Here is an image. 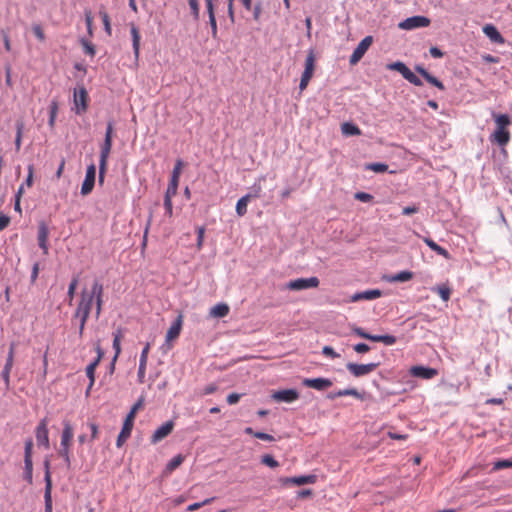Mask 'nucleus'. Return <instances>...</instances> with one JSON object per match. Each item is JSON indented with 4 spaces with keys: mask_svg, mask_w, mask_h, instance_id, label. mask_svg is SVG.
Wrapping results in <instances>:
<instances>
[{
    "mask_svg": "<svg viewBox=\"0 0 512 512\" xmlns=\"http://www.w3.org/2000/svg\"><path fill=\"white\" fill-rule=\"evenodd\" d=\"M113 123L108 122L105 132V139L101 145L99 160V181L103 182L104 174L107 169V162L112 148Z\"/></svg>",
    "mask_w": 512,
    "mask_h": 512,
    "instance_id": "obj_1",
    "label": "nucleus"
},
{
    "mask_svg": "<svg viewBox=\"0 0 512 512\" xmlns=\"http://www.w3.org/2000/svg\"><path fill=\"white\" fill-rule=\"evenodd\" d=\"M144 399L140 398L131 408L130 412L126 416L123 427L117 437L116 445L121 447L124 442L130 437L131 431L134 425V419L137 411L143 406Z\"/></svg>",
    "mask_w": 512,
    "mask_h": 512,
    "instance_id": "obj_2",
    "label": "nucleus"
},
{
    "mask_svg": "<svg viewBox=\"0 0 512 512\" xmlns=\"http://www.w3.org/2000/svg\"><path fill=\"white\" fill-rule=\"evenodd\" d=\"M63 426L60 449L58 453L64 459L66 467L69 469L71 466L70 443L73 438V428L69 421H64Z\"/></svg>",
    "mask_w": 512,
    "mask_h": 512,
    "instance_id": "obj_3",
    "label": "nucleus"
},
{
    "mask_svg": "<svg viewBox=\"0 0 512 512\" xmlns=\"http://www.w3.org/2000/svg\"><path fill=\"white\" fill-rule=\"evenodd\" d=\"M89 294L91 297L92 306L95 304V318L99 319L102 310H103V296H104V287L103 284L99 280H94L91 288L89 289Z\"/></svg>",
    "mask_w": 512,
    "mask_h": 512,
    "instance_id": "obj_4",
    "label": "nucleus"
},
{
    "mask_svg": "<svg viewBox=\"0 0 512 512\" xmlns=\"http://www.w3.org/2000/svg\"><path fill=\"white\" fill-rule=\"evenodd\" d=\"M32 452H33V441L31 438L26 439L24 446V472L23 479L28 483H33V461H32Z\"/></svg>",
    "mask_w": 512,
    "mask_h": 512,
    "instance_id": "obj_5",
    "label": "nucleus"
},
{
    "mask_svg": "<svg viewBox=\"0 0 512 512\" xmlns=\"http://www.w3.org/2000/svg\"><path fill=\"white\" fill-rule=\"evenodd\" d=\"M352 333L360 338L371 340L373 342H382L388 346L395 344L397 341L396 337L393 335H373L366 332L363 328L357 326L352 328Z\"/></svg>",
    "mask_w": 512,
    "mask_h": 512,
    "instance_id": "obj_6",
    "label": "nucleus"
},
{
    "mask_svg": "<svg viewBox=\"0 0 512 512\" xmlns=\"http://www.w3.org/2000/svg\"><path fill=\"white\" fill-rule=\"evenodd\" d=\"M314 70H315V54L311 50V51H309V53L305 59V68L302 73L300 84H299L300 91H304L307 88L311 78L313 77Z\"/></svg>",
    "mask_w": 512,
    "mask_h": 512,
    "instance_id": "obj_7",
    "label": "nucleus"
},
{
    "mask_svg": "<svg viewBox=\"0 0 512 512\" xmlns=\"http://www.w3.org/2000/svg\"><path fill=\"white\" fill-rule=\"evenodd\" d=\"M319 283L320 281L316 276L310 278H298L290 280L286 284V289L291 291L307 290L311 288H317L319 286Z\"/></svg>",
    "mask_w": 512,
    "mask_h": 512,
    "instance_id": "obj_8",
    "label": "nucleus"
},
{
    "mask_svg": "<svg viewBox=\"0 0 512 512\" xmlns=\"http://www.w3.org/2000/svg\"><path fill=\"white\" fill-rule=\"evenodd\" d=\"M92 310L91 297L87 288L82 289L80 293V300L77 304L73 317L87 316L89 317Z\"/></svg>",
    "mask_w": 512,
    "mask_h": 512,
    "instance_id": "obj_9",
    "label": "nucleus"
},
{
    "mask_svg": "<svg viewBox=\"0 0 512 512\" xmlns=\"http://www.w3.org/2000/svg\"><path fill=\"white\" fill-rule=\"evenodd\" d=\"M379 366L380 362H371L367 364H357L349 362L347 363L346 368L354 377H362L370 374Z\"/></svg>",
    "mask_w": 512,
    "mask_h": 512,
    "instance_id": "obj_10",
    "label": "nucleus"
},
{
    "mask_svg": "<svg viewBox=\"0 0 512 512\" xmlns=\"http://www.w3.org/2000/svg\"><path fill=\"white\" fill-rule=\"evenodd\" d=\"M182 161L178 160L173 169L172 176L167 188L165 204H170V195H175L177 193L179 177L181 173Z\"/></svg>",
    "mask_w": 512,
    "mask_h": 512,
    "instance_id": "obj_11",
    "label": "nucleus"
},
{
    "mask_svg": "<svg viewBox=\"0 0 512 512\" xmlns=\"http://www.w3.org/2000/svg\"><path fill=\"white\" fill-rule=\"evenodd\" d=\"M74 104L76 114L80 115L86 112L88 107V93L83 86L74 90Z\"/></svg>",
    "mask_w": 512,
    "mask_h": 512,
    "instance_id": "obj_12",
    "label": "nucleus"
},
{
    "mask_svg": "<svg viewBox=\"0 0 512 512\" xmlns=\"http://www.w3.org/2000/svg\"><path fill=\"white\" fill-rule=\"evenodd\" d=\"M372 41L373 39L371 36H366L364 39L360 41V43L357 45L352 55L350 56V64L355 65L360 61V59L364 56L368 48L371 46Z\"/></svg>",
    "mask_w": 512,
    "mask_h": 512,
    "instance_id": "obj_13",
    "label": "nucleus"
},
{
    "mask_svg": "<svg viewBox=\"0 0 512 512\" xmlns=\"http://www.w3.org/2000/svg\"><path fill=\"white\" fill-rule=\"evenodd\" d=\"M48 420L42 419L36 427L35 436L38 446L49 448Z\"/></svg>",
    "mask_w": 512,
    "mask_h": 512,
    "instance_id": "obj_14",
    "label": "nucleus"
},
{
    "mask_svg": "<svg viewBox=\"0 0 512 512\" xmlns=\"http://www.w3.org/2000/svg\"><path fill=\"white\" fill-rule=\"evenodd\" d=\"M430 22V19L425 16H413L401 22L399 27L402 29L411 30L415 28L428 27Z\"/></svg>",
    "mask_w": 512,
    "mask_h": 512,
    "instance_id": "obj_15",
    "label": "nucleus"
},
{
    "mask_svg": "<svg viewBox=\"0 0 512 512\" xmlns=\"http://www.w3.org/2000/svg\"><path fill=\"white\" fill-rule=\"evenodd\" d=\"M302 384L305 387L313 388L318 391H323L330 388L333 385V382L329 378H304L302 380Z\"/></svg>",
    "mask_w": 512,
    "mask_h": 512,
    "instance_id": "obj_16",
    "label": "nucleus"
},
{
    "mask_svg": "<svg viewBox=\"0 0 512 512\" xmlns=\"http://www.w3.org/2000/svg\"><path fill=\"white\" fill-rule=\"evenodd\" d=\"M299 396V392L296 389H284L275 391L271 397L276 402L291 403L296 401Z\"/></svg>",
    "mask_w": 512,
    "mask_h": 512,
    "instance_id": "obj_17",
    "label": "nucleus"
},
{
    "mask_svg": "<svg viewBox=\"0 0 512 512\" xmlns=\"http://www.w3.org/2000/svg\"><path fill=\"white\" fill-rule=\"evenodd\" d=\"M96 177V167L94 164H91L87 167L85 179L81 186V193L83 195L89 194L94 187Z\"/></svg>",
    "mask_w": 512,
    "mask_h": 512,
    "instance_id": "obj_18",
    "label": "nucleus"
},
{
    "mask_svg": "<svg viewBox=\"0 0 512 512\" xmlns=\"http://www.w3.org/2000/svg\"><path fill=\"white\" fill-rule=\"evenodd\" d=\"M317 480V476L314 474L310 475H301L294 477H286L280 479V482L284 485L286 484H294L297 486L305 485V484H314Z\"/></svg>",
    "mask_w": 512,
    "mask_h": 512,
    "instance_id": "obj_19",
    "label": "nucleus"
},
{
    "mask_svg": "<svg viewBox=\"0 0 512 512\" xmlns=\"http://www.w3.org/2000/svg\"><path fill=\"white\" fill-rule=\"evenodd\" d=\"M409 372L413 377L422 379H432L438 374L437 369L425 366H412Z\"/></svg>",
    "mask_w": 512,
    "mask_h": 512,
    "instance_id": "obj_20",
    "label": "nucleus"
},
{
    "mask_svg": "<svg viewBox=\"0 0 512 512\" xmlns=\"http://www.w3.org/2000/svg\"><path fill=\"white\" fill-rule=\"evenodd\" d=\"M173 428H174L173 421L165 422L164 424H162L160 427H158L154 431V433L151 437V442L157 443V442L161 441L162 439L167 437L172 432Z\"/></svg>",
    "mask_w": 512,
    "mask_h": 512,
    "instance_id": "obj_21",
    "label": "nucleus"
},
{
    "mask_svg": "<svg viewBox=\"0 0 512 512\" xmlns=\"http://www.w3.org/2000/svg\"><path fill=\"white\" fill-rule=\"evenodd\" d=\"M413 278L414 273L408 270H403L398 273L383 276V279L388 283L407 282L412 280Z\"/></svg>",
    "mask_w": 512,
    "mask_h": 512,
    "instance_id": "obj_22",
    "label": "nucleus"
},
{
    "mask_svg": "<svg viewBox=\"0 0 512 512\" xmlns=\"http://www.w3.org/2000/svg\"><path fill=\"white\" fill-rule=\"evenodd\" d=\"M382 292L379 289H371L362 292H357L351 296V302H358L361 300H374L381 297Z\"/></svg>",
    "mask_w": 512,
    "mask_h": 512,
    "instance_id": "obj_23",
    "label": "nucleus"
},
{
    "mask_svg": "<svg viewBox=\"0 0 512 512\" xmlns=\"http://www.w3.org/2000/svg\"><path fill=\"white\" fill-rule=\"evenodd\" d=\"M182 328V316L179 315L176 320L172 323L166 333V342H170L178 338Z\"/></svg>",
    "mask_w": 512,
    "mask_h": 512,
    "instance_id": "obj_24",
    "label": "nucleus"
},
{
    "mask_svg": "<svg viewBox=\"0 0 512 512\" xmlns=\"http://www.w3.org/2000/svg\"><path fill=\"white\" fill-rule=\"evenodd\" d=\"M484 34L492 41L498 44H503L505 42L504 38L497 30V28L491 24H487L483 27Z\"/></svg>",
    "mask_w": 512,
    "mask_h": 512,
    "instance_id": "obj_25",
    "label": "nucleus"
},
{
    "mask_svg": "<svg viewBox=\"0 0 512 512\" xmlns=\"http://www.w3.org/2000/svg\"><path fill=\"white\" fill-rule=\"evenodd\" d=\"M415 70L421 76H423L431 85L437 87L440 90H444L445 87H444L443 83L440 80H438L436 77H434L433 75L428 73V71L425 68H423L422 66H416Z\"/></svg>",
    "mask_w": 512,
    "mask_h": 512,
    "instance_id": "obj_26",
    "label": "nucleus"
},
{
    "mask_svg": "<svg viewBox=\"0 0 512 512\" xmlns=\"http://www.w3.org/2000/svg\"><path fill=\"white\" fill-rule=\"evenodd\" d=\"M492 139L499 145L504 146L510 140V133L507 129L496 128L492 134Z\"/></svg>",
    "mask_w": 512,
    "mask_h": 512,
    "instance_id": "obj_27",
    "label": "nucleus"
},
{
    "mask_svg": "<svg viewBox=\"0 0 512 512\" xmlns=\"http://www.w3.org/2000/svg\"><path fill=\"white\" fill-rule=\"evenodd\" d=\"M48 235L49 231L47 229V226H40L37 238L39 247L43 250L44 255L48 254Z\"/></svg>",
    "mask_w": 512,
    "mask_h": 512,
    "instance_id": "obj_28",
    "label": "nucleus"
},
{
    "mask_svg": "<svg viewBox=\"0 0 512 512\" xmlns=\"http://www.w3.org/2000/svg\"><path fill=\"white\" fill-rule=\"evenodd\" d=\"M130 32H131V36H132V45H133L134 54H135V57L138 58L139 50H140V40H141L140 32L134 24H131Z\"/></svg>",
    "mask_w": 512,
    "mask_h": 512,
    "instance_id": "obj_29",
    "label": "nucleus"
},
{
    "mask_svg": "<svg viewBox=\"0 0 512 512\" xmlns=\"http://www.w3.org/2000/svg\"><path fill=\"white\" fill-rule=\"evenodd\" d=\"M229 313V306L226 303H218L210 310V315L216 318H223Z\"/></svg>",
    "mask_w": 512,
    "mask_h": 512,
    "instance_id": "obj_30",
    "label": "nucleus"
},
{
    "mask_svg": "<svg viewBox=\"0 0 512 512\" xmlns=\"http://www.w3.org/2000/svg\"><path fill=\"white\" fill-rule=\"evenodd\" d=\"M424 242L431 248V250L436 252L438 255H441L446 259H450V253L445 248L441 247L436 242H434L432 239L425 238Z\"/></svg>",
    "mask_w": 512,
    "mask_h": 512,
    "instance_id": "obj_31",
    "label": "nucleus"
},
{
    "mask_svg": "<svg viewBox=\"0 0 512 512\" xmlns=\"http://www.w3.org/2000/svg\"><path fill=\"white\" fill-rule=\"evenodd\" d=\"M341 131L346 136H358L361 135V130L358 126L353 123L345 122L341 125Z\"/></svg>",
    "mask_w": 512,
    "mask_h": 512,
    "instance_id": "obj_32",
    "label": "nucleus"
},
{
    "mask_svg": "<svg viewBox=\"0 0 512 512\" xmlns=\"http://www.w3.org/2000/svg\"><path fill=\"white\" fill-rule=\"evenodd\" d=\"M184 461V456L182 454H178L174 456L166 465L165 472L171 473L176 468H178Z\"/></svg>",
    "mask_w": 512,
    "mask_h": 512,
    "instance_id": "obj_33",
    "label": "nucleus"
},
{
    "mask_svg": "<svg viewBox=\"0 0 512 512\" xmlns=\"http://www.w3.org/2000/svg\"><path fill=\"white\" fill-rule=\"evenodd\" d=\"M497 128L507 129L510 125V117L507 114H493Z\"/></svg>",
    "mask_w": 512,
    "mask_h": 512,
    "instance_id": "obj_34",
    "label": "nucleus"
},
{
    "mask_svg": "<svg viewBox=\"0 0 512 512\" xmlns=\"http://www.w3.org/2000/svg\"><path fill=\"white\" fill-rule=\"evenodd\" d=\"M250 197V195H245L237 201L236 211L238 215L242 216L247 212V205L250 200Z\"/></svg>",
    "mask_w": 512,
    "mask_h": 512,
    "instance_id": "obj_35",
    "label": "nucleus"
},
{
    "mask_svg": "<svg viewBox=\"0 0 512 512\" xmlns=\"http://www.w3.org/2000/svg\"><path fill=\"white\" fill-rule=\"evenodd\" d=\"M114 335V338H113V349L115 350V355H114V361L117 360L119 354L121 353V339H122V332L121 330H118L116 333L113 334Z\"/></svg>",
    "mask_w": 512,
    "mask_h": 512,
    "instance_id": "obj_36",
    "label": "nucleus"
},
{
    "mask_svg": "<svg viewBox=\"0 0 512 512\" xmlns=\"http://www.w3.org/2000/svg\"><path fill=\"white\" fill-rule=\"evenodd\" d=\"M387 69L399 72L403 76V78L409 71V68L403 62L400 61L388 64Z\"/></svg>",
    "mask_w": 512,
    "mask_h": 512,
    "instance_id": "obj_37",
    "label": "nucleus"
},
{
    "mask_svg": "<svg viewBox=\"0 0 512 512\" xmlns=\"http://www.w3.org/2000/svg\"><path fill=\"white\" fill-rule=\"evenodd\" d=\"M49 108H50V111H49L50 115H49L48 124H49V127L51 129H53L55 126V121H56V117H57V113H58V103L56 101H52Z\"/></svg>",
    "mask_w": 512,
    "mask_h": 512,
    "instance_id": "obj_38",
    "label": "nucleus"
},
{
    "mask_svg": "<svg viewBox=\"0 0 512 512\" xmlns=\"http://www.w3.org/2000/svg\"><path fill=\"white\" fill-rule=\"evenodd\" d=\"M44 470H45V489L52 488V479H51V472H50V461L48 458H46L43 462Z\"/></svg>",
    "mask_w": 512,
    "mask_h": 512,
    "instance_id": "obj_39",
    "label": "nucleus"
},
{
    "mask_svg": "<svg viewBox=\"0 0 512 512\" xmlns=\"http://www.w3.org/2000/svg\"><path fill=\"white\" fill-rule=\"evenodd\" d=\"M436 291L443 301H448L451 296V289L447 285H438L436 288H433Z\"/></svg>",
    "mask_w": 512,
    "mask_h": 512,
    "instance_id": "obj_40",
    "label": "nucleus"
},
{
    "mask_svg": "<svg viewBox=\"0 0 512 512\" xmlns=\"http://www.w3.org/2000/svg\"><path fill=\"white\" fill-rule=\"evenodd\" d=\"M23 128H24V123L22 121H18L16 123L17 131H16V138H15V147H16L17 151H19L21 148Z\"/></svg>",
    "mask_w": 512,
    "mask_h": 512,
    "instance_id": "obj_41",
    "label": "nucleus"
},
{
    "mask_svg": "<svg viewBox=\"0 0 512 512\" xmlns=\"http://www.w3.org/2000/svg\"><path fill=\"white\" fill-rule=\"evenodd\" d=\"M78 283H79V276L78 275L73 276V278L71 279V282H70V284L68 286V291H67V296L69 298V302L70 303H71V301L74 298L75 291H76V288L78 286Z\"/></svg>",
    "mask_w": 512,
    "mask_h": 512,
    "instance_id": "obj_42",
    "label": "nucleus"
},
{
    "mask_svg": "<svg viewBox=\"0 0 512 512\" xmlns=\"http://www.w3.org/2000/svg\"><path fill=\"white\" fill-rule=\"evenodd\" d=\"M52 488L44 490V502H45V510L44 512H52Z\"/></svg>",
    "mask_w": 512,
    "mask_h": 512,
    "instance_id": "obj_43",
    "label": "nucleus"
},
{
    "mask_svg": "<svg viewBox=\"0 0 512 512\" xmlns=\"http://www.w3.org/2000/svg\"><path fill=\"white\" fill-rule=\"evenodd\" d=\"M261 463L270 468H276L279 466V462L270 454L263 455L261 457Z\"/></svg>",
    "mask_w": 512,
    "mask_h": 512,
    "instance_id": "obj_44",
    "label": "nucleus"
},
{
    "mask_svg": "<svg viewBox=\"0 0 512 512\" xmlns=\"http://www.w3.org/2000/svg\"><path fill=\"white\" fill-rule=\"evenodd\" d=\"M366 169L376 173H383L387 171L388 165L384 163H371L366 166Z\"/></svg>",
    "mask_w": 512,
    "mask_h": 512,
    "instance_id": "obj_45",
    "label": "nucleus"
},
{
    "mask_svg": "<svg viewBox=\"0 0 512 512\" xmlns=\"http://www.w3.org/2000/svg\"><path fill=\"white\" fill-rule=\"evenodd\" d=\"M340 394L341 396H353L359 400H363V395L355 388L341 389Z\"/></svg>",
    "mask_w": 512,
    "mask_h": 512,
    "instance_id": "obj_46",
    "label": "nucleus"
},
{
    "mask_svg": "<svg viewBox=\"0 0 512 512\" xmlns=\"http://www.w3.org/2000/svg\"><path fill=\"white\" fill-rule=\"evenodd\" d=\"M80 42H81V44H82V46L84 48L85 53L90 55L91 57H94L95 54H96V50H95L94 45L91 42H89V41H87L85 39H81Z\"/></svg>",
    "mask_w": 512,
    "mask_h": 512,
    "instance_id": "obj_47",
    "label": "nucleus"
},
{
    "mask_svg": "<svg viewBox=\"0 0 512 512\" xmlns=\"http://www.w3.org/2000/svg\"><path fill=\"white\" fill-rule=\"evenodd\" d=\"M99 14H100V16L102 18L105 31L110 36L111 33H112L111 24H110V18H109V16H108L106 11H100Z\"/></svg>",
    "mask_w": 512,
    "mask_h": 512,
    "instance_id": "obj_48",
    "label": "nucleus"
},
{
    "mask_svg": "<svg viewBox=\"0 0 512 512\" xmlns=\"http://www.w3.org/2000/svg\"><path fill=\"white\" fill-rule=\"evenodd\" d=\"M85 22L87 26V32L90 36L93 35V15L90 10L85 11Z\"/></svg>",
    "mask_w": 512,
    "mask_h": 512,
    "instance_id": "obj_49",
    "label": "nucleus"
},
{
    "mask_svg": "<svg viewBox=\"0 0 512 512\" xmlns=\"http://www.w3.org/2000/svg\"><path fill=\"white\" fill-rule=\"evenodd\" d=\"M404 79H406L407 81H409L410 83H412L415 86H422L423 85V83L420 80V78L418 76H416L410 69L406 73Z\"/></svg>",
    "mask_w": 512,
    "mask_h": 512,
    "instance_id": "obj_50",
    "label": "nucleus"
},
{
    "mask_svg": "<svg viewBox=\"0 0 512 512\" xmlns=\"http://www.w3.org/2000/svg\"><path fill=\"white\" fill-rule=\"evenodd\" d=\"M505 468H512V460L509 459H503L499 460L494 463L493 469L494 470H501Z\"/></svg>",
    "mask_w": 512,
    "mask_h": 512,
    "instance_id": "obj_51",
    "label": "nucleus"
},
{
    "mask_svg": "<svg viewBox=\"0 0 512 512\" xmlns=\"http://www.w3.org/2000/svg\"><path fill=\"white\" fill-rule=\"evenodd\" d=\"M215 498L214 497H211V498H207L205 499L204 501L202 502H196V503H193L191 505H189L187 507V510L188 511H195V510H198L199 508H201L202 506L204 505H207V504H210Z\"/></svg>",
    "mask_w": 512,
    "mask_h": 512,
    "instance_id": "obj_52",
    "label": "nucleus"
},
{
    "mask_svg": "<svg viewBox=\"0 0 512 512\" xmlns=\"http://www.w3.org/2000/svg\"><path fill=\"white\" fill-rule=\"evenodd\" d=\"M32 31L39 41L43 42L45 40L44 31L39 24H34L32 26Z\"/></svg>",
    "mask_w": 512,
    "mask_h": 512,
    "instance_id": "obj_53",
    "label": "nucleus"
},
{
    "mask_svg": "<svg viewBox=\"0 0 512 512\" xmlns=\"http://www.w3.org/2000/svg\"><path fill=\"white\" fill-rule=\"evenodd\" d=\"M147 363L139 362L137 377L139 383H144Z\"/></svg>",
    "mask_w": 512,
    "mask_h": 512,
    "instance_id": "obj_54",
    "label": "nucleus"
},
{
    "mask_svg": "<svg viewBox=\"0 0 512 512\" xmlns=\"http://www.w3.org/2000/svg\"><path fill=\"white\" fill-rule=\"evenodd\" d=\"M355 199L361 201V202H365V203H368V202H371L373 200V196L369 193H366V192H357L355 194Z\"/></svg>",
    "mask_w": 512,
    "mask_h": 512,
    "instance_id": "obj_55",
    "label": "nucleus"
},
{
    "mask_svg": "<svg viewBox=\"0 0 512 512\" xmlns=\"http://www.w3.org/2000/svg\"><path fill=\"white\" fill-rule=\"evenodd\" d=\"M209 24L211 26V35L213 39H217L218 37V28H217V21L216 17L212 16L209 18Z\"/></svg>",
    "mask_w": 512,
    "mask_h": 512,
    "instance_id": "obj_56",
    "label": "nucleus"
},
{
    "mask_svg": "<svg viewBox=\"0 0 512 512\" xmlns=\"http://www.w3.org/2000/svg\"><path fill=\"white\" fill-rule=\"evenodd\" d=\"M353 350L356 353L364 354V353H367L368 351H370V347L366 343H358L353 346Z\"/></svg>",
    "mask_w": 512,
    "mask_h": 512,
    "instance_id": "obj_57",
    "label": "nucleus"
},
{
    "mask_svg": "<svg viewBox=\"0 0 512 512\" xmlns=\"http://www.w3.org/2000/svg\"><path fill=\"white\" fill-rule=\"evenodd\" d=\"M12 366H13V363L9 364V362H6L5 366L3 368V371H2V378L4 379V381L7 384L9 383V377H10V372H11Z\"/></svg>",
    "mask_w": 512,
    "mask_h": 512,
    "instance_id": "obj_58",
    "label": "nucleus"
},
{
    "mask_svg": "<svg viewBox=\"0 0 512 512\" xmlns=\"http://www.w3.org/2000/svg\"><path fill=\"white\" fill-rule=\"evenodd\" d=\"M74 319H78L79 320V337H82L83 336V333H84V329H85V325L87 323V320L89 317L87 316H78V317H73Z\"/></svg>",
    "mask_w": 512,
    "mask_h": 512,
    "instance_id": "obj_59",
    "label": "nucleus"
},
{
    "mask_svg": "<svg viewBox=\"0 0 512 512\" xmlns=\"http://www.w3.org/2000/svg\"><path fill=\"white\" fill-rule=\"evenodd\" d=\"M86 375L89 378L90 387H93L94 382H95V368H93L92 365H88L86 367Z\"/></svg>",
    "mask_w": 512,
    "mask_h": 512,
    "instance_id": "obj_60",
    "label": "nucleus"
},
{
    "mask_svg": "<svg viewBox=\"0 0 512 512\" xmlns=\"http://www.w3.org/2000/svg\"><path fill=\"white\" fill-rule=\"evenodd\" d=\"M322 353L325 356L331 357V358H338L340 355L335 352V350L331 346H324L322 349Z\"/></svg>",
    "mask_w": 512,
    "mask_h": 512,
    "instance_id": "obj_61",
    "label": "nucleus"
},
{
    "mask_svg": "<svg viewBox=\"0 0 512 512\" xmlns=\"http://www.w3.org/2000/svg\"><path fill=\"white\" fill-rule=\"evenodd\" d=\"M195 19L199 18V4L197 0H188Z\"/></svg>",
    "mask_w": 512,
    "mask_h": 512,
    "instance_id": "obj_62",
    "label": "nucleus"
},
{
    "mask_svg": "<svg viewBox=\"0 0 512 512\" xmlns=\"http://www.w3.org/2000/svg\"><path fill=\"white\" fill-rule=\"evenodd\" d=\"M149 350H150V343H146L141 352L139 362L147 363Z\"/></svg>",
    "mask_w": 512,
    "mask_h": 512,
    "instance_id": "obj_63",
    "label": "nucleus"
},
{
    "mask_svg": "<svg viewBox=\"0 0 512 512\" xmlns=\"http://www.w3.org/2000/svg\"><path fill=\"white\" fill-rule=\"evenodd\" d=\"M241 398V394L238 393H231L227 396V403L229 405L236 404Z\"/></svg>",
    "mask_w": 512,
    "mask_h": 512,
    "instance_id": "obj_64",
    "label": "nucleus"
}]
</instances>
